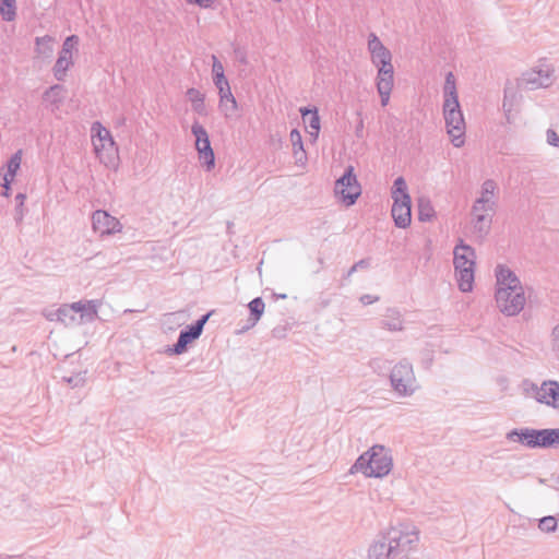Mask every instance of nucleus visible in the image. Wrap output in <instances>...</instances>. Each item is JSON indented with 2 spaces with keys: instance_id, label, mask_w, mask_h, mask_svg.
<instances>
[{
  "instance_id": "obj_51",
  "label": "nucleus",
  "mask_w": 559,
  "mask_h": 559,
  "mask_svg": "<svg viewBox=\"0 0 559 559\" xmlns=\"http://www.w3.org/2000/svg\"><path fill=\"white\" fill-rule=\"evenodd\" d=\"M539 483H540V484H544V483H545V479L539 478Z\"/></svg>"
},
{
  "instance_id": "obj_4",
  "label": "nucleus",
  "mask_w": 559,
  "mask_h": 559,
  "mask_svg": "<svg viewBox=\"0 0 559 559\" xmlns=\"http://www.w3.org/2000/svg\"><path fill=\"white\" fill-rule=\"evenodd\" d=\"M96 316V304L94 300H90L62 305L58 310L48 313L47 319L61 322L64 326H76L85 322H92Z\"/></svg>"
},
{
  "instance_id": "obj_20",
  "label": "nucleus",
  "mask_w": 559,
  "mask_h": 559,
  "mask_svg": "<svg viewBox=\"0 0 559 559\" xmlns=\"http://www.w3.org/2000/svg\"><path fill=\"white\" fill-rule=\"evenodd\" d=\"M473 231L477 238L484 239L490 231L492 215L487 214H472Z\"/></svg>"
},
{
  "instance_id": "obj_5",
  "label": "nucleus",
  "mask_w": 559,
  "mask_h": 559,
  "mask_svg": "<svg viewBox=\"0 0 559 559\" xmlns=\"http://www.w3.org/2000/svg\"><path fill=\"white\" fill-rule=\"evenodd\" d=\"M443 116L452 144L455 147H461L464 144L465 121L459 99L452 98L451 102L443 103Z\"/></svg>"
},
{
  "instance_id": "obj_35",
  "label": "nucleus",
  "mask_w": 559,
  "mask_h": 559,
  "mask_svg": "<svg viewBox=\"0 0 559 559\" xmlns=\"http://www.w3.org/2000/svg\"><path fill=\"white\" fill-rule=\"evenodd\" d=\"M0 13L5 21L15 17V0H0Z\"/></svg>"
},
{
  "instance_id": "obj_24",
  "label": "nucleus",
  "mask_w": 559,
  "mask_h": 559,
  "mask_svg": "<svg viewBox=\"0 0 559 559\" xmlns=\"http://www.w3.org/2000/svg\"><path fill=\"white\" fill-rule=\"evenodd\" d=\"M289 139L293 145V154L295 156L296 163L304 165L307 160L306 152L304 148V143L301 139V134L297 129H293L289 134Z\"/></svg>"
},
{
  "instance_id": "obj_10",
  "label": "nucleus",
  "mask_w": 559,
  "mask_h": 559,
  "mask_svg": "<svg viewBox=\"0 0 559 559\" xmlns=\"http://www.w3.org/2000/svg\"><path fill=\"white\" fill-rule=\"evenodd\" d=\"M191 132L195 138V150L199 153V158L207 170H211L215 165L214 152L211 147L209 133L205 128L198 121H194L191 127Z\"/></svg>"
},
{
  "instance_id": "obj_30",
  "label": "nucleus",
  "mask_w": 559,
  "mask_h": 559,
  "mask_svg": "<svg viewBox=\"0 0 559 559\" xmlns=\"http://www.w3.org/2000/svg\"><path fill=\"white\" fill-rule=\"evenodd\" d=\"M418 218L421 222H428L435 216V210L430 200L426 197H420L417 200Z\"/></svg>"
},
{
  "instance_id": "obj_16",
  "label": "nucleus",
  "mask_w": 559,
  "mask_h": 559,
  "mask_svg": "<svg viewBox=\"0 0 559 559\" xmlns=\"http://www.w3.org/2000/svg\"><path fill=\"white\" fill-rule=\"evenodd\" d=\"M454 259V267L455 271H463L464 269L474 270L475 266V250L463 242L460 241L459 245L455 246L453 250Z\"/></svg>"
},
{
  "instance_id": "obj_14",
  "label": "nucleus",
  "mask_w": 559,
  "mask_h": 559,
  "mask_svg": "<svg viewBox=\"0 0 559 559\" xmlns=\"http://www.w3.org/2000/svg\"><path fill=\"white\" fill-rule=\"evenodd\" d=\"M210 313L202 316L194 324L186 330H182L179 334L177 343L171 348V352L176 355H180L187 350L188 344L197 340L203 331L204 324L209 320Z\"/></svg>"
},
{
  "instance_id": "obj_12",
  "label": "nucleus",
  "mask_w": 559,
  "mask_h": 559,
  "mask_svg": "<svg viewBox=\"0 0 559 559\" xmlns=\"http://www.w3.org/2000/svg\"><path fill=\"white\" fill-rule=\"evenodd\" d=\"M532 391L537 402L559 409V382L555 380L544 381L540 386L532 384Z\"/></svg>"
},
{
  "instance_id": "obj_19",
  "label": "nucleus",
  "mask_w": 559,
  "mask_h": 559,
  "mask_svg": "<svg viewBox=\"0 0 559 559\" xmlns=\"http://www.w3.org/2000/svg\"><path fill=\"white\" fill-rule=\"evenodd\" d=\"M537 429L523 428L513 429L507 433V439L510 441H516L524 444L527 448L535 449V441Z\"/></svg>"
},
{
  "instance_id": "obj_44",
  "label": "nucleus",
  "mask_w": 559,
  "mask_h": 559,
  "mask_svg": "<svg viewBox=\"0 0 559 559\" xmlns=\"http://www.w3.org/2000/svg\"><path fill=\"white\" fill-rule=\"evenodd\" d=\"M547 143L551 146L559 147V135L554 129H548L546 132Z\"/></svg>"
},
{
  "instance_id": "obj_27",
  "label": "nucleus",
  "mask_w": 559,
  "mask_h": 559,
  "mask_svg": "<svg viewBox=\"0 0 559 559\" xmlns=\"http://www.w3.org/2000/svg\"><path fill=\"white\" fill-rule=\"evenodd\" d=\"M381 326L392 332L402 331L403 320L401 313L394 309H389L381 321Z\"/></svg>"
},
{
  "instance_id": "obj_52",
  "label": "nucleus",
  "mask_w": 559,
  "mask_h": 559,
  "mask_svg": "<svg viewBox=\"0 0 559 559\" xmlns=\"http://www.w3.org/2000/svg\"><path fill=\"white\" fill-rule=\"evenodd\" d=\"M362 128V121H360V124L358 126V129Z\"/></svg>"
},
{
  "instance_id": "obj_47",
  "label": "nucleus",
  "mask_w": 559,
  "mask_h": 559,
  "mask_svg": "<svg viewBox=\"0 0 559 559\" xmlns=\"http://www.w3.org/2000/svg\"><path fill=\"white\" fill-rule=\"evenodd\" d=\"M189 3L197 4L201 8H210L213 3V0H187Z\"/></svg>"
},
{
  "instance_id": "obj_34",
  "label": "nucleus",
  "mask_w": 559,
  "mask_h": 559,
  "mask_svg": "<svg viewBox=\"0 0 559 559\" xmlns=\"http://www.w3.org/2000/svg\"><path fill=\"white\" fill-rule=\"evenodd\" d=\"M558 527L557 516L547 515L538 521V528L546 534L555 533Z\"/></svg>"
},
{
  "instance_id": "obj_31",
  "label": "nucleus",
  "mask_w": 559,
  "mask_h": 559,
  "mask_svg": "<svg viewBox=\"0 0 559 559\" xmlns=\"http://www.w3.org/2000/svg\"><path fill=\"white\" fill-rule=\"evenodd\" d=\"M394 79H377V90L381 97V105L386 106L390 99L391 91L393 88Z\"/></svg>"
},
{
  "instance_id": "obj_18",
  "label": "nucleus",
  "mask_w": 559,
  "mask_h": 559,
  "mask_svg": "<svg viewBox=\"0 0 559 559\" xmlns=\"http://www.w3.org/2000/svg\"><path fill=\"white\" fill-rule=\"evenodd\" d=\"M219 94V107L224 111L225 116L228 117L235 112L237 108V102L231 94L228 80H225V84L214 83Z\"/></svg>"
},
{
  "instance_id": "obj_36",
  "label": "nucleus",
  "mask_w": 559,
  "mask_h": 559,
  "mask_svg": "<svg viewBox=\"0 0 559 559\" xmlns=\"http://www.w3.org/2000/svg\"><path fill=\"white\" fill-rule=\"evenodd\" d=\"M212 72H213V81L214 83L225 84L226 76L224 74V67L222 62L217 59L215 55H212Z\"/></svg>"
},
{
  "instance_id": "obj_25",
  "label": "nucleus",
  "mask_w": 559,
  "mask_h": 559,
  "mask_svg": "<svg viewBox=\"0 0 559 559\" xmlns=\"http://www.w3.org/2000/svg\"><path fill=\"white\" fill-rule=\"evenodd\" d=\"M300 114L305 122L308 123L309 134L316 140L320 131V118L317 109L300 108Z\"/></svg>"
},
{
  "instance_id": "obj_6",
  "label": "nucleus",
  "mask_w": 559,
  "mask_h": 559,
  "mask_svg": "<svg viewBox=\"0 0 559 559\" xmlns=\"http://www.w3.org/2000/svg\"><path fill=\"white\" fill-rule=\"evenodd\" d=\"M390 381L393 390L399 395H412L416 390V378L412 364L405 359L396 364L391 371Z\"/></svg>"
},
{
  "instance_id": "obj_54",
  "label": "nucleus",
  "mask_w": 559,
  "mask_h": 559,
  "mask_svg": "<svg viewBox=\"0 0 559 559\" xmlns=\"http://www.w3.org/2000/svg\"><path fill=\"white\" fill-rule=\"evenodd\" d=\"M557 519H558V523H559V514L557 515Z\"/></svg>"
},
{
  "instance_id": "obj_1",
  "label": "nucleus",
  "mask_w": 559,
  "mask_h": 559,
  "mask_svg": "<svg viewBox=\"0 0 559 559\" xmlns=\"http://www.w3.org/2000/svg\"><path fill=\"white\" fill-rule=\"evenodd\" d=\"M420 543V532L412 523H399L382 531L370 544L367 559H412Z\"/></svg>"
},
{
  "instance_id": "obj_43",
  "label": "nucleus",
  "mask_w": 559,
  "mask_h": 559,
  "mask_svg": "<svg viewBox=\"0 0 559 559\" xmlns=\"http://www.w3.org/2000/svg\"><path fill=\"white\" fill-rule=\"evenodd\" d=\"M370 263L367 259L359 260L348 270L346 277H350L359 269H367Z\"/></svg>"
},
{
  "instance_id": "obj_11",
  "label": "nucleus",
  "mask_w": 559,
  "mask_h": 559,
  "mask_svg": "<svg viewBox=\"0 0 559 559\" xmlns=\"http://www.w3.org/2000/svg\"><path fill=\"white\" fill-rule=\"evenodd\" d=\"M554 82V70L550 67L532 69L522 74L520 85L527 90L545 88Z\"/></svg>"
},
{
  "instance_id": "obj_48",
  "label": "nucleus",
  "mask_w": 559,
  "mask_h": 559,
  "mask_svg": "<svg viewBox=\"0 0 559 559\" xmlns=\"http://www.w3.org/2000/svg\"><path fill=\"white\" fill-rule=\"evenodd\" d=\"M379 298L378 297H373L371 295H362L360 297V301L364 304V305H370V304H373L378 300Z\"/></svg>"
},
{
  "instance_id": "obj_26",
  "label": "nucleus",
  "mask_w": 559,
  "mask_h": 559,
  "mask_svg": "<svg viewBox=\"0 0 559 559\" xmlns=\"http://www.w3.org/2000/svg\"><path fill=\"white\" fill-rule=\"evenodd\" d=\"M248 307L250 310L249 325L242 328L241 332L253 328L258 323L264 312L265 305L262 298L257 297L249 302Z\"/></svg>"
},
{
  "instance_id": "obj_40",
  "label": "nucleus",
  "mask_w": 559,
  "mask_h": 559,
  "mask_svg": "<svg viewBox=\"0 0 559 559\" xmlns=\"http://www.w3.org/2000/svg\"><path fill=\"white\" fill-rule=\"evenodd\" d=\"M64 382H67L72 388L82 386L85 383V372H79L72 377H63Z\"/></svg>"
},
{
  "instance_id": "obj_15",
  "label": "nucleus",
  "mask_w": 559,
  "mask_h": 559,
  "mask_svg": "<svg viewBox=\"0 0 559 559\" xmlns=\"http://www.w3.org/2000/svg\"><path fill=\"white\" fill-rule=\"evenodd\" d=\"M394 203L391 210L394 223L400 228H406L412 221V207L409 194H404L399 199H393Z\"/></svg>"
},
{
  "instance_id": "obj_3",
  "label": "nucleus",
  "mask_w": 559,
  "mask_h": 559,
  "mask_svg": "<svg viewBox=\"0 0 559 559\" xmlns=\"http://www.w3.org/2000/svg\"><path fill=\"white\" fill-rule=\"evenodd\" d=\"M392 457L383 445H373L354 463L350 473L360 472L367 477H383L392 469Z\"/></svg>"
},
{
  "instance_id": "obj_39",
  "label": "nucleus",
  "mask_w": 559,
  "mask_h": 559,
  "mask_svg": "<svg viewBox=\"0 0 559 559\" xmlns=\"http://www.w3.org/2000/svg\"><path fill=\"white\" fill-rule=\"evenodd\" d=\"M79 44V37L76 35H71L66 38V40L62 44L61 52L64 55H72L73 49Z\"/></svg>"
},
{
  "instance_id": "obj_38",
  "label": "nucleus",
  "mask_w": 559,
  "mask_h": 559,
  "mask_svg": "<svg viewBox=\"0 0 559 559\" xmlns=\"http://www.w3.org/2000/svg\"><path fill=\"white\" fill-rule=\"evenodd\" d=\"M404 194H408L407 192V185L403 177H397L394 180L393 187H392V198H400Z\"/></svg>"
},
{
  "instance_id": "obj_23",
  "label": "nucleus",
  "mask_w": 559,
  "mask_h": 559,
  "mask_svg": "<svg viewBox=\"0 0 559 559\" xmlns=\"http://www.w3.org/2000/svg\"><path fill=\"white\" fill-rule=\"evenodd\" d=\"M55 39L51 36L36 37L35 39V57L43 60L51 58L53 52Z\"/></svg>"
},
{
  "instance_id": "obj_50",
  "label": "nucleus",
  "mask_w": 559,
  "mask_h": 559,
  "mask_svg": "<svg viewBox=\"0 0 559 559\" xmlns=\"http://www.w3.org/2000/svg\"><path fill=\"white\" fill-rule=\"evenodd\" d=\"M556 483H557V485L559 486V473H558V476H557V478H556Z\"/></svg>"
},
{
  "instance_id": "obj_21",
  "label": "nucleus",
  "mask_w": 559,
  "mask_h": 559,
  "mask_svg": "<svg viewBox=\"0 0 559 559\" xmlns=\"http://www.w3.org/2000/svg\"><path fill=\"white\" fill-rule=\"evenodd\" d=\"M535 435V448H551L559 444V428L540 429Z\"/></svg>"
},
{
  "instance_id": "obj_17",
  "label": "nucleus",
  "mask_w": 559,
  "mask_h": 559,
  "mask_svg": "<svg viewBox=\"0 0 559 559\" xmlns=\"http://www.w3.org/2000/svg\"><path fill=\"white\" fill-rule=\"evenodd\" d=\"M392 55L388 48L374 51L371 53V61L378 68L377 79H391L393 78V66L391 63Z\"/></svg>"
},
{
  "instance_id": "obj_42",
  "label": "nucleus",
  "mask_w": 559,
  "mask_h": 559,
  "mask_svg": "<svg viewBox=\"0 0 559 559\" xmlns=\"http://www.w3.org/2000/svg\"><path fill=\"white\" fill-rule=\"evenodd\" d=\"M551 348L559 357V324H557L551 331Z\"/></svg>"
},
{
  "instance_id": "obj_46",
  "label": "nucleus",
  "mask_w": 559,
  "mask_h": 559,
  "mask_svg": "<svg viewBox=\"0 0 559 559\" xmlns=\"http://www.w3.org/2000/svg\"><path fill=\"white\" fill-rule=\"evenodd\" d=\"M0 177H2V180L3 182H1L0 185L7 189V190H10V183L13 181L14 177L15 176H8V171L5 173H0Z\"/></svg>"
},
{
  "instance_id": "obj_32",
  "label": "nucleus",
  "mask_w": 559,
  "mask_h": 559,
  "mask_svg": "<svg viewBox=\"0 0 559 559\" xmlns=\"http://www.w3.org/2000/svg\"><path fill=\"white\" fill-rule=\"evenodd\" d=\"M187 97L192 104V108L198 114L203 115L205 112L204 107V95L197 88H189L187 91Z\"/></svg>"
},
{
  "instance_id": "obj_33",
  "label": "nucleus",
  "mask_w": 559,
  "mask_h": 559,
  "mask_svg": "<svg viewBox=\"0 0 559 559\" xmlns=\"http://www.w3.org/2000/svg\"><path fill=\"white\" fill-rule=\"evenodd\" d=\"M443 92H444V102H448V100L451 102L452 98L457 99L455 78L452 72H449L445 76Z\"/></svg>"
},
{
  "instance_id": "obj_29",
  "label": "nucleus",
  "mask_w": 559,
  "mask_h": 559,
  "mask_svg": "<svg viewBox=\"0 0 559 559\" xmlns=\"http://www.w3.org/2000/svg\"><path fill=\"white\" fill-rule=\"evenodd\" d=\"M459 288L463 293L471 292L474 283V270L455 271Z\"/></svg>"
},
{
  "instance_id": "obj_49",
  "label": "nucleus",
  "mask_w": 559,
  "mask_h": 559,
  "mask_svg": "<svg viewBox=\"0 0 559 559\" xmlns=\"http://www.w3.org/2000/svg\"><path fill=\"white\" fill-rule=\"evenodd\" d=\"M9 191H10V190L4 189L3 195H4V197H9Z\"/></svg>"
},
{
  "instance_id": "obj_22",
  "label": "nucleus",
  "mask_w": 559,
  "mask_h": 559,
  "mask_svg": "<svg viewBox=\"0 0 559 559\" xmlns=\"http://www.w3.org/2000/svg\"><path fill=\"white\" fill-rule=\"evenodd\" d=\"M66 88L62 85L56 84L50 86L43 95V99L49 106H51L52 111L59 109L66 97Z\"/></svg>"
},
{
  "instance_id": "obj_13",
  "label": "nucleus",
  "mask_w": 559,
  "mask_h": 559,
  "mask_svg": "<svg viewBox=\"0 0 559 559\" xmlns=\"http://www.w3.org/2000/svg\"><path fill=\"white\" fill-rule=\"evenodd\" d=\"M92 226L93 230L100 236L116 234L122 229L121 223L103 210H97L93 213Z\"/></svg>"
},
{
  "instance_id": "obj_41",
  "label": "nucleus",
  "mask_w": 559,
  "mask_h": 559,
  "mask_svg": "<svg viewBox=\"0 0 559 559\" xmlns=\"http://www.w3.org/2000/svg\"><path fill=\"white\" fill-rule=\"evenodd\" d=\"M385 48L381 40L378 38V36L373 33H371L368 37V50L370 53H373L374 51L382 50Z\"/></svg>"
},
{
  "instance_id": "obj_45",
  "label": "nucleus",
  "mask_w": 559,
  "mask_h": 559,
  "mask_svg": "<svg viewBox=\"0 0 559 559\" xmlns=\"http://www.w3.org/2000/svg\"><path fill=\"white\" fill-rule=\"evenodd\" d=\"M25 199H26V195L24 193H19L15 197V201L17 203V205H16L17 218L16 219H19V221L22 219V217H23V206H24Z\"/></svg>"
},
{
  "instance_id": "obj_53",
  "label": "nucleus",
  "mask_w": 559,
  "mask_h": 559,
  "mask_svg": "<svg viewBox=\"0 0 559 559\" xmlns=\"http://www.w3.org/2000/svg\"><path fill=\"white\" fill-rule=\"evenodd\" d=\"M281 298H286V295L280 294Z\"/></svg>"
},
{
  "instance_id": "obj_28",
  "label": "nucleus",
  "mask_w": 559,
  "mask_h": 559,
  "mask_svg": "<svg viewBox=\"0 0 559 559\" xmlns=\"http://www.w3.org/2000/svg\"><path fill=\"white\" fill-rule=\"evenodd\" d=\"M73 64L72 55H64L60 51L59 57L53 67V75L58 81H62L68 69Z\"/></svg>"
},
{
  "instance_id": "obj_37",
  "label": "nucleus",
  "mask_w": 559,
  "mask_h": 559,
  "mask_svg": "<svg viewBox=\"0 0 559 559\" xmlns=\"http://www.w3.org/2000/svg\"><path fill=\"white\" fill-rule=\"evenodd\" d=\"M22 163V151L19 150L14 153L7 164L8 176H15L21 167Z\"/></svg>"
},
{
  "instance_id": "obj_7",
  "label": "nucleus",
  "mask_w": 559,
  "mask_h": 559,
  "mask_svg": "<svg viewBox=\"0 0 559 559\" xmlns=\"http://www.w3.org/2000/svg\"><path fill=\"white\" fill-rule=\"evenodd\" d=\"M92 132V143L96 156L104 164L110 163L117 150L109 130L104 128L99 122H94Z\"/></svg>"
},
{
  "instance_id": "obj_9",
  "label": "nucleus",
  "mask_w": 559,
  "mask_h": 559,
  "mask_svg": "<svg viewBox=\"0 0 559 559\" xmlns=\"http://www.w3.org/2000/svg\"><path fill=\"white\" fill-rule=\"evenodd\" d=\"M498 187L496 181L487 179L483 182L479 197L472 206V214H489L493 215L497 207L496 191Z\"/></svg>"
},
{
  "instance_id": "obj_8",
  "label": "nucleus",
  "mask_w": 559,
  "mask_h": 559,
  "mask_svg": "<svg viewBox=\"0 0 559 559\" xmlns=\"http://www.w3.org/2000/svg\"><path fill=\"white\" fill-rule=\"evenodd\" d=\"M334 192L347 205H353L361 193L360 185L354 174V167L348 166L344 175L335 182Z\"/></svg>"
},
{
  "instance_id": "obj_2",
  "label": "nucleus",
  "mask_w": 559,
  "mask_h": 559,
  "mask_svg": "<svg viewBox=\"0 0 559 559\" xmlns=\"http://www.w3.org/2000/svg\"><path fill=\"white\" fill-rule=\"evenodd\" d=\"M496 304L508 317L519 314L526 304L524 287L516 274L506 265L496 267Z\"/></svg>"
}]
</instances>
